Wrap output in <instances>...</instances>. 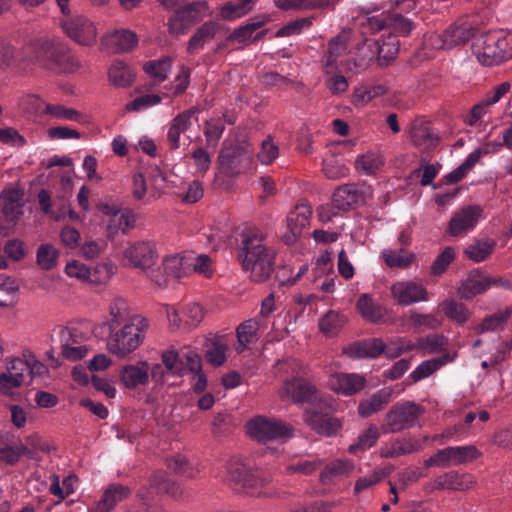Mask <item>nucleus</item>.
I'll use <instances>...</instances> for the list:
<instances>
[{
	"instance_id": "nucleus-11",
	"label": "nucleus",
	"mask_w": 512,
	"mask_h": 512,
	"mask_svg": "<svg viewBox=\"0 0 512 512\" xmlns=\"http://www.w3.org/2000/svg\"><path fill=\"white\" fill-rule=\"evenodd\" d=\"M29 363L27 356L25 358H12L6 363V371H2V395H10L17 399L20 394L14 392L13 389L19 388L21 385L28 383L27 371Z\"/></svg>"
},
{
	"instance_id": "nucleus-56",
	"label": "nucleus",
	"mask_w": 512,
	"mask_h": 512,
	"mask_svg": "<svg viewBox=\"0 0 512 512\" xmlns=\"http://www.w3.org/2000/svg\"><path fill=\"white\" fill-rule=\"evenodd\" d=\"M59 251L51 244H41L37 249L36 261L43 270H51L57 265Z\"/></svg>"
},
{
	"instance_id": "nucleus-37",
	"label": "nucleus",
	"mask_w": 512,
	"mask_h": 512,
	"mask_svg": "<svg viewBox=\"0 0 512 512\" xmlns=\"http://www.w3.org/2000/svg\"><path fill=\"white\" fill-rule=\"evenodd\" d=\"M109 320L104 323L103 328H117L130 321L135 315L130 313L129 305L123 298H115L109 306Z\"/></svg>"
},
{
	"instance_id": "nucleus-24",
	"label": "nucleus",
	"mask_w": 512,
	"mask_h": 512,
	"mask_svg": "<svg viewBox=\"0 0 512 512\" xmlns=\"http://www.w3.org/2000/svg\"><path fill=\"white\" fill-rule=\"evenodd\" d=\"M76 334L70 328L63 327L59 331V341L61 347V354L64 358L76 361L84 358L88 352L85 346L78 345Z\"/></svg>"
},
{
	"instance_id": "nucleus-27",
	"label": "nucleus",
	"mask_w": 512,
	"mask_h": 512,
	"mask_svg": "<svg viewBox=\"0 0 512 512\" xmlns=\"http://www.w3.org/2000/svg\"><path fill=\"white\" fill-rule=\"evenodd\" d=\"M457 357V352H445L441 356L423 361L418 365L415 370L409 375L414 382H418L424 378L429 377L432 373L437 371L442 366L452 363Z\"/></svg>"
},
{
	"instance_id": "nucleus-21",
	"label": "nucleus",
	"mask_w": 512,
	"mask_h": 512,
	"mask_svg": "<svg viewBox=\"0 0 512 512\" xmlns=\"http://www.w3.org/2000/svg\"><path fill=\"white\" fill-rule=\"evenodd\" d=\"M150 366L146 361L128 364L120 370V380L128 389H137L149 382Z\"/></svg>"
},
{
	"instance_id": "nucleus-3",
	"label": "nucleus",
	"mask_w": 512,
	"mask_h": 512,
	"mask_svg": "<svg viewBox=\"0 0 512 512\" xmlns=\"http://www.w3.org/2000/svg\"><path fill=\"white\" fill-rule=\"evenodd\" d=\"M474 53L479 62L486 66L512 58V33L490 31L482 35L474 45Z\"/></svg>"
},
{
	"instance_id": "nucleus-41",
	"label": "nucleus",
	"mask_w": 512,
	"mask_h": 512,
	"mask_svg": "<svg viewBox=\"0 0 512 512\" xmlns=\"http://www.w3.org/2000/svg\"><path fill=\"white\" fill-rule=\"evenodd\" d=\"M354 470V464L349 460L336 459L327 464L320 473V482L330 485L336 478L349 475Z\"/></svg>"
},
{
	"instance_id": "nucleus-8",
	"label": "nucleus",
	"mask_w": 512,
	"mask_h": 512,
	"mask_svg": "<svg viewBox=\"0 0 512 512\" xmlns=\"http://www.w3.org/2000/svg\"><path fill=\"white\" fill-rule=\"evenodd\" d=\"M208 10L206 1H196L184 5L169 18V32L175 35L185 33L194 23L202 20L209 13Z\"/></svg>"
},
{
	"instance_id": "nucleus-7",
	"label": "nucleus",
	"mask_w": 512,
	"mask_h": 512,
	"mask_svg": "<svg viewBox=\"0 0 512 512\" xmlns=\"http://www.w3.org/2000/svg\"><path fill=\"white\" fill-rule=\"evenodd\" d=\"M251 163V156L245 148L239 145L223 147L217 159L218 174L232 179L248 170Z\"/></svg>"
},
{
	"instance_id": "nucleus-14",
	"label": "nucleus",
	"mask_w": 512,
	"mask_h": 512,
	"mask_svg": "<svg viewBox=\"0 0 512 512\" xmlns=\"http://www.w3.org/2000/svg\"><path fill=\"white\" fill-rule=\"evenodd\" d=\"M366 378L358 373L336 372L329 376L328 386L337 394L353 396L365 388Z\"/></svg>"
},
{
	"instance_id": "nucleus-26",
	"label": "nucleus",
	"mask_w": 512,
	"mask_h": 512,
	"mask_svg": "<svg viewBox=\"0 0 512 512\" xmlns=\"http://www.w3.org/2000/svg\"><path fill=\"white\" fill-rule=\"evenodd\" d=\"M339 403L328 393L321 392L318 389L312 395L307 404L311 416H330L338 411Z\"/></svg>"
},
{
	"instance_id": "nucleus-38",
	"label": "nucleus",
	"mask_w": 512,
	"mask_h": 512,
	"mask_svg": "<svg viewBox=\"0 0 512 512\" xmlns=\"http://www.w3.org/2000/svg\"><path fill=\"white\" fill-rule=\"evenodd\" d=\"M22 196L18 190H2V216L7 221L13 222L23 214Z\"/></svg>"
},
{
	"instance_id": "nucleus-5",
	"label": "nucleus",
	"mask_w": 512,
	"mask_h": 512,
	"mask_svg": "<svg viewBox=\"0 0 512 512\" xmlns=\"http://www.w3.org/2000/svg\"><path fill=\"white\" fill-rule=\"evenodd\" d=\"M246 435L259 444L292 436L291 425L276 418H250L244 425Z\"/></svg>"
},
{
	"instance_id": "nucleus-34",
	"label": "nucleus",
	"mask_w": 512,
	"mask_h": 512,
	"mask_svg": "<svg viewBox=\"0 0 512 512\" xmlns=\"http://www.w3.org/2000/svg\"><path fill=\"white\" fill-rule=\"evenodd\" d=\"M259 327L260 323L257 319L246 320L237 327V344L235 346V351L238 354L244 352L250 344L257 341V331L259 330Z\"/></svg>"
},
{
	"instance_id": "nucleus-48",
	"label": "nucleus",
	"mask_w": 512,
	"mask_h": 512,
	"mask_svg": "<svg viewBox=\"0 0 512 512\" xmlns=\"http://www.w3.org/2000/svg\"><path fill=\"white\" fill-rule=\"evenodd\" d=\"M257 0L229 1L220 8V16L224 20L232 21L246 15Z\"/></svg>"
},
{
	"instance_id": "nucleus-57",
	"label": "nucleus",
	"mask_w": 512,
	"mask_h": 512,
	"mask_svg": "<svg viewBox=\"0 0 512 512\" xmlns=\"http://www.w3.org/2000/svg\"><path fill=\"white\" fill-rule=\"evenodd\" d=\"M143 69L145 73L151 76L156 82H163L170 72L171 59L164 57L159 60L149 61L144 64Z\"/></svg>"
},
{
	"instance_id": "nucleus-53",
	"label": "nucleus",
	"mask_w": 512,
	"mask_h": 512,
	"mask_svg": "<svg viewBox=\"0 0 512 512\" xmlns=\"http://www.w3.org/2000/svg\"><path fill=\"white\" fill-rule=\"evenodd\" d=\"M411 138L415 145L433 146L438 141V136L432 131L427 123H416L411 130Z\"/></svg>"
},
{
	"instance_id": "nucleus-35",
	"label": "nucleus",
	"mask_w": 512,
	"mask_h": 512,
	"mask_svg": "<svg viewBox=\"0 0 512 512\" xmlns=\"http://www.w3.org/2000/svg\"><path fill=\"white\" fill-rule=\"evenodd\" d=\"M373 45H376V41L364 37V39L357 43L355 46V53L352 57L353 66L357 70H365L370 64L377 59V52Z\"/></svg>"
},
{
	"instance_id": "nucleus-59",
	"label": "nucleus",
	"mask_w": 512,
	"mask_h": 512,
	"mask_svg": "<svg viewBox=\"0 0 512 512\" xmlns=\"http://www.w3.org/2000/svg\"><path fill=\"white\" fill-rule=\"evenodd\" d=\"M511 316V309L507 308L504 311H498L492 315L485 317L477 330L479 333L496 331L502 329Z\"/></svg>"
},
{
	"instance_id": "nucleus-46",
	"label": "nucleus",
	"mask_w": 512,
	"mask_h": 512,
	"mask_svg": "<svg viewBox=\"0 0 512 512\" xmlns=\"http://www.w3.org/2000/svg\"><path fill=\"white\" fill-rule=\"evenodd\" d=\"M377 52V60L379 65H389L398 55L399 52V41L395 36L389 35L387 39L383 40L382 43L376 41V45H373Z\"/></svg>"
},
{
	"instance_id": "nucleus-9",
	"label": "nucleus",
	"mask_w": 512,
	"mask_h": 512,
	"mask_svg": "<svg viewBox=\"0 0 512 512\" xmlns=\"http://www.w3.org/2000/svg\"><path fill=\"white\" fill-rule=\"evenodd\" d=\"M162 364L172 376H182L188 371L200 369V356L192 349H169L161 354Z\"/></svg>"
},
{
	"instance_id": "nucleus-16",
	"label": "nucleus",
	"mask_w": 512,
	"mask_h": 512,
	"mask_svg": "<svg viewBox=\"0 0 512 512\" xmlns=\"http://www.w3.org/2000/svg\"><path fill=\"white\" fill-rule=\"evenodd\" d=\"M199 109L197 107L189 108L178 114L168 124L167 142L170 150H177L180 147V136L185 133L198 120Z\"/></svg>"
},
{
	"instance_id": "nucleus-43",
	"label": "nucleus",
	"mask_w": 512,
	"mask_h": 512,
	"mask_svg": "<svg viewBox=\"0 0 512 512\" xmlns=\"http://www.w3.org/2000/svg\"><path fill=\"white\" fill-rule=\"evenodd\" d=\"M483 152L480 148L471 152L467 158L456 169L448 173L442 179L446 184H455L461 181L466 175L474 168L476 163L480 160Z\"/></svg>"
},
{
	"instance_id": "nucleus-64",
	"label": "nucleus",
	"mask_w": 512,
	"mask_h": 512,
	"mask_svg": "<svg viewBox=\"0 0 512 512\" xmlns=\"http://www.w3.org/2000/svg\"><path fill=\"white\" fill-rule=\"evenodd\" d=\"M347 46L341 37H335L328 42L323 64L326 68H334L338 58L344 53Z\"/></svg>"
},
{
	"instance_id": "nucleus-52",
	"label": "nucleus",
	"mask_w": 512,
	"mask_h": 512,
	"mask_svg": "<svg viewBox=\"0 0 512 512\" xmlns=\"http://www.w3.org/2000/svg\"><path fill=\"white\" fill-rule=\"evenodd\" d=\"M390 12H382L378 15L366 17L361 22L360 34L366 37L367 33H378L383 30L389 31Z\"/></svg>"
},
{
	"instance_id": "nucleus-63",
	"label": "nucleus",
	"mask_w": 512,
	"mask_h": 512,
	"mask_svg": "<svg viewBox=\"0 0 512 512\" xmlns=\"http://www.w3.org/2000/svg\"><path fill=\"white\" fill-rule=\"evenodd\" d=\"M494 242L488 240H478L470 244L465 249L466 256L474 262L485 260L493 251Z\"/></svg>"
},
{
	"instance_id": "nucleus-23",
	"label": "nucleus",
	"mask_w": 512,
	"mask_h": 512,
	"mask_svg": "<svg viewBox=\"0 0 512 512\" xmlns=\"http://www.w3.org/2000/svg\"><path fill=\"white\" fill-rule=\"evenodd\" d=\"M384 351L385 344L379 338L355 342L343 349V353L350 358H376Z\"/></svg>"
},
{
	"instance_id": "nucleus-33",
	"label": "nucleus",
	"mask_w": 512,
	"mask_h": 512,
	"mask_svg": "<svg viewBox=\"0 0 512 512\" xmlns=\"http://www.w3.org/2000/svg\"><path fill=\"white\" fill-rule=\"evenodd\" d=\"M492 279L480 275L478 272H472L462 282L458 293L461 298L471 299L478 294L485 292L491 286Z\"/></svg>"
},
{
	"instance_id": "nucleus-22",
	"label": "nucleus",
	"mask_w": 512,
	"mask_h": 512,
	"mask_svg": "<svg viewBox=\"0 0 512 512\" xmlns=\"http://www.w3.org/2000/svg\"><path fill=\"white\" fill-rule=\"evenodd\" d=\"M130 495L131 489L128 486L117 483L110 484L91 512H111L118 503L126 500Z\"/></svg>"
},
{
	"instance_id": "nucleus-61",
	"label": "nucleus",
	"mask_w": 512,
	"mask_h": 512,
	"mask_svg": "<svg viewBox=\"0 0 512 512\" xmlns=\"http://www.w3.org/2000/svg\"><path fill=\"white\" fill-rule=\"evenodd\" d=\"M19 300V283L10 276H2V308L14 307Z\"/></svg>"
},
{
	"instance_id": "nucleus-40",
	"label": "nucleus",
	"mask_w": 512,
	"mask_h": 512,
	"mask_svg": "<svg viewBox=\"0 0 512 512\" xmlns=\"http://www.w3.org/2000/svg\"><path fill=\"white\" fill-rule=\"evenodd\" d=\"M165 465L175 475L187 479H194L199 473V470L194 467L190 460L185 455L180 453L166 457Z\"/></svg>"
},
{
	"instance_id": "nucleus-12",
	"label": "nucleus",
	"mask_w": 512,
	"mask_h": 512,
	"mask_svg": "<svg viewBox=\"0 0 512 512\" xmlns=\"http://www.w3.org/2000/svg\"><path fill=\"white\" fill-rule=\"evenodd\" d=\"M368 197H371L369 187L345 184L336 189L332 198L337 210L347 211L354 206L364 204Z\"/></svg>"
},
{
	"instance_id": "nucleus-50",
	"label": "nucleus",
	"mask_w": 512,
	"mask_h": 512,
	"mask_svg": "<svg viewBox=\"0 0 512 512\" xmlns=\"http://www.w3.org/2000/svg\"><path fill=\"white\" fill-rule=\"evenodd\" d=\"M439 309L447 318L457 323H465L469 319V312L464 304L454 299H446L439 304Z\"/></svg>"
},
{
	"instance_id": "nucleus-45",
	"label": "nucleus",
	"mask_w": 512,
	"mask_h": 512,
	"mask_svg": "<svg viewBox=\"0 0 512 512\" xmlns=\"http://www.w3.org/2000/svg\"><path fill=\"white\" fill-rule=\"evenodd\" d=\"M483 152L480 148L471 152L467 158L456 169L448 173L442 179L446 184H455L461 181L466 175L474 168L476 163L480 160Z\"/></svg>"
},
{
	"instance_id": "nucleus-32",
	"label": "nucleus",
	"mask_w": 512,
	"mask_h": 512,
	"mask_svg": "<svg viewBox=\"0 0 512 512\" xmlns=\"http://www.w3.org/2000/svg\"><path fill=\"white\" fill-rule=\"evenodd\" d=\"M32 451L20 439L2 438V463L14 466L22 456L32 458Z\"/></svg>"
},
{
	"instance_id": "nucleus-49",
	"label": "nucleus",
	"mask_w": 512,
	"mask_h": 512,
	"mask_svg": "<svg viewBox=\"0 0 512 512\" xmlns=\"http://www.w3.org/2000/svg\"><path fill=\"white\" fill-rule=\"evenodd\" d=\"M380 434V428L371 424L366 430L359 434L357 441L349 446V453L356 454L359 451L363 452L370 449L377 443Z\"/></svg>"
},
{
	"instance_id": "nucleus-28",
	"label": "nucleus",
	"mask_w": 512,
	"mask_h": 512,
	"mask_svg": "<svg viewBox=\"0 0 512 512\" xmlns=\"http://www.w3.org/2000/svg\"><path fill=\"white\" fill-rule=\"evenodd\" d=\"M220 28V24L214 20L203 23L190 38L187 46L188 52L190 54L197 53L206 43L214 39Z\"/></svg>"
},
{
	"instance_id": "nucleus-58",
	"label": "nucleus",
	"mask_w": 512,
	"mask_h": 512,
	"mask_svg": "<svg viewBox=\"0 0 512 512\" xmlns=\"http://www.w3.org/2000/svg\"><path fill=\"white\" fill-rule=\"evenodd\" d=\"M307 423L318 434L328 437L335 435L341 428L339 418H307Z\"/></svg>"
},
{
	"instance_id": "nucleus-30",
	"label": "nucleus",
	"mask_w": 512,
	"mask_h": 512,
	"mask_svg": "<svg viewBox=\"0 0 512 512\" xmlns=\"http://www.w3.org/2000/svg\"><path fill=\"white\" fill-rule=\"evenodd\" d=\"M393 394L391 388H383L370 397L362 400L358 406L360 416H371L386 407Z\"/></svg>"
},
{
	"instance_id": "nucleus-20",
	"label": "nucleus",
	"mask_w": 512,
	"mask_h": 512,
	"mask_svg": "<svg viewBox=\"0 0 512 512\" xmlns=\"http://www.w3.org/2000/svg\"><path fill=\"white\" fill-rule=\"evenodd\" d=\"M268 21L269 17L265 15L251 18L245 25L236 28L227 37V40L238 44H248L252 41L259 40L265 32H255L263 27Z\"/></svg>"
},
{
	"instance_id": "nucleus-15",
	"label": "nucleus",
	"mask_w": 512,
	"mask_h": 512,
	"mask_svg": "<svg viewBox=\"0 0 512 512\" xmlns=\"http://www.w3.org/2000/svg\"><path fill=\"white\" fill-rule=\"evenodd\" d=\"M479 206H467L453 213L448 226V233L454 237L464 236L473 230L481 217Z\"/></svg>"
},
{
	"instance_id": "nucleus-55",
	"label": "nucleus",
	"mask_w": 512,
	"mask_h": 512,
	"mask_svg": "<svg viewBox=\"0 0 512 512\" xmlns=\"http://www.w3.org/2000/svg\"><path fill=\"white\" fill-rule=\"evenodd\" d=\"M382 165V157L376 152H367L355 160V168L366 175L375 174Z\"/></svg>"
},
{
	"instance_id": "nucleus-44",
	"label": "nucleus",
	"mask_w": 512,
	"mask_h": 512,
	"mask_svg": "<svg viewBox=\"0 0 512 512\" xmlns=\"http://www.w3.org/2000/svg\"><path fill=\"white\" fill-rule=\"evenodd\" d=\"M483 152L480 148L471 152L467 158L456 169L448 173L442 179L446 184H455L461 181L466 175L474 168L476 163L480 160Z\"/></svg>"
},
{
	"instance_id": "nucleus-31",
	"label": "nucleus",
	"mask_w": 512,
	"mask_h": 512,
	"mask_svg": "<svg viewBox=\"0 0 512 512\" xmlns=\"http://www.w3.org/2000/svg\"><path fill=\"white\" fill-rule=\"evenodd\" d=\"M478 450L475 446L447 447L437 452L440 459V467H448L450 462L464 463L468 458H477Z\"/></svg>"
},
{
	"instance_id": "nucleus-6",
	"label": "nucleus",
	"mask_w": 512,
	"mask_h": 512,
	"mask_svg": "<svg viewBox=\"0 0 512 512\" xmlns=\"http://www.w3.org/2000/svg\"><path fill=\"white\" fill-rule=\"evenodd\" d=\"M226 472L229 484L235 488L254 489L269 482L259 469H254L239 457H232L227 462Z\"/></svg>"
},
{
	"instance_id": "nucleus-1",
	"label": "nucleus",
	"mask_w": 512,
	"mask_h": 512,
	"mask_svg": "<svg viewBox=\"0 0 512 512\" xmlns=\"http://www.w3.org/2000/svg\"><path fill=\"white\" fill-rule=\"evenodd\" d=\"M237 241L242 269L253 282L267 281L274 271L276 253L266 244L265 234L257 227H245Z\"/></svg>"
},
{
	"instance_id": "nucleus-62",
	"label": "nucleus",
	"mask_w": 512,
	"mask_h": 512,
	"mask_svg": "<svg viewBox=\"0 0 512 512\" xmlns=\"http://www.w3.org/2000/svg\"><path fill=\"white\" fill-rule=\"evenodd\" d=\"M409 321L415 329H438L442 326V320L433 314H422L416 310L409 312Z\"/></svg>"
},
{
	"instance_id": "nucleus-19",
	"label": "nucleus",
	"mask_w": 512,
	"mask_h": 512,
	"mask_svg": "<svg viewBox=\"0 0 512 512\" xmlns=\"http://www.w3.org/2000/svg\"><path fill=\"white\" fill-rule=\"evenodd\" d=\"M137 43V35L128 29H115L102 37V45L112 53L129 52Z\"/></svg>"
},
{
	"instance_id": "nucleus-10",
	"label": "nucleus",
	"mask_w": 512,
	"mask_h": 512,
	"mask_svg": "<svg viewBox=\"0 0 512 512\" xmlns=\"http://www.w3.org/2000/svg\"><path fill=\"white\" fill-rule=\"evenodd\" d=\"M64 33L80 45L90 46L97 38L95 24L83 15L67 17L60 22Z\"/></svg>"
},
{
	"instance_id": "nucleus-13",
	"label": "nucleus",
	"mask_w": 512,
	"mask_h": 512,
	"mask_svg": "<svg viewBox=\"0 0 512 512\" xmlns=\"http://www.w3.org/2000/svg\"><path fill=\"white\" fill-rule=\"evenodd\" d=\"M316 386L302 377H292L283 382L279 389V397L297 404H308L315 393Z\"/></svg>"
},
{
	"instance_id": "nucleus-29",
	"label": "nucleus",
	"mask_w": 512,
	"mask_h": 512,
	"mask_svg": "<svg viewBox=\"0 0 512 512\" xmlns=\"http://www.w3.org/2000/svg\"><path fill=\"white\" fill-rule=\"evenodd\" d=\"M106 214H111L109 224L107 226L108 236H115L119 232L126 233L133 228L136 223V215L132 210L125 209L123 211H115L107 207Z\"/></svg>"
},
{
	"instance_id": "nucleus-25",
	"label": "nucleus",
	"mask_w": 512,
	"mask_h": 512,
	"mask_svg": "<svg viewBox=\"0 0 512 512\" xmlns=\"http://www.w3.org/2000/svg\"><path fill=\"white\" fill-rule=\"evenodd\" d=\"M356 308L363 319L371 323L384 322L387 309L374 301L368 294H362L357 300Z\"/></svg>"
},
{
	"instance_id": "nucleus-39",
	"label": "nucleus",
	"mask_w": 512,
	"mask_h": 512,
	"mask_svg": "<svg viewBox=\"0 0 512 512\" xmlns=\"http://www.w3.org/2000/svg\"><path fill=\"white\" fill-rule=\"evenodd\" d=\"M473 35L474 31L467 26L451 25L445 30L442 37H437V39L441 42V46L451 49L455 46L465 44L473 37Z\"/></svg>"
},
{
	"instance_id": "nucleus-54",
	"label": "nucleus",
	"mask_w": 512,
	"mask_h": 512,
	"mask_svg": "<svg viewBox=\"0 0 512 512\" xmlns=\"http://www.w3.org/2000/svg\"><path fill=\"white\" fill-rule=\"evenodd\" d=\"M227 351L228 345L224 342L222 337H218L208 346L205 353L206 360L211 365L219 367L225 363Z\"/></svg>"
},
{
	"instance_id": "nucleus-47",
	"label": "nucleus",
	"mask_w": 512,
	"mask_h": 512,
	"mask_svg": "<svg viewBox=\"0 0 512 512\" xmlns=\"http://www.w3.org/2000/svg\"><path fill=\"white\" fill-rule=\"evenodd\" d=\"M109 80L117 87H128L132 84L134 74L131 68L123 61L116 60L109 68Z\"/></svg>"
},
{
	"instance_id": "nucleus-17",
	"label": "nucleus",
	"mask_w": 512,
	"mask_h": 512,
	"mask_svg": "<svg viewBox=\"0 0 512 512\" xmlns=\"http://www.w3.org/2000/svg\"><path fill=\"white\" fill-rule=\"evenodd\" d=\"M125 258L136 268H149L157 258L156 245L151 241H138L124 251Z\"/></svg>"
},
{
	"instance_id": "nucleus-18",
	"label": "nucleus",
	"mask_w": 512,
	"mask_h": 512,
	"mask_svg": "<svg viewBox=\"0 0 512 512\" xmlns=\"http://www.w3.org/2000/svg\"><path fill=\"white\" fill-rule=\"evenodd\" d=\"M391 294L397 303L403 306L428 300L426 288L413 281L394 283L391 287Z\"/></svg>"
},
{
	"instance_id": "nucleus-51",
	"label": "nucleus",
	"mask_w": 512,
	"mask_h": 512,
	"mask_svg": "<svg viewBox=\"0 0 512 512\" xmlns=\"http://www.w3.org/2000/svg\"><path fill=\"white\" fill-rule=\"evenodd\" d=\"M346 323V317L334 310L328 311L320 320L319 328L327 336L336 335Z\"/></svg>"
},
{
	"instance_id": "nucleus-2",
	"label": "nucleus",
	"mask_w": 512,
	"mask_h": 512,
	"mask_svg": "<svg viewBox=\"0 0 512 512\" xmlns=\"http://www.w3.org/2000/svg\"><path fill=\"white\" fill-rule=\"evenodd\" d=\"M147 329V319L137 314L124 325L106 329L109 332L108 350L119 357H125L140 346Z\"/></svg>"
},
{
	"instance_id": "nucleus-60",
	"label": "nucleus",
	"mask_w": 512,
	"mask_h": 512,
	"mask_svg": "<svg viewBox=\"0 0 512 512\" xmlns=\"http://www.w3.org/2000/svg\"><path fill=\"white\" fill-rule=\"evenodd\" d=\"M314 20H315L314 16L301 17V18L292 20V21L286 23L285 25H283L276 32V36L289 37V36H293V35H299L304 30L311 28Z\"/></svg>"
},
{
	"instance_id": "nucleus-4",
	"label": "nucleus",
	"mask_w": 512,
	"mask_h": 512,
	"mask_svg": "<svg viewBox=\"0 0 512 512\" xmlns=\"http://www.w3.org/2000/svg\"><path fill=\"white\" fill-rule=\"evenodd\" d=\"M28 49L32 54V61L50 70L66 72L72 60L67 46L51 39H38Z\"/></svg>"
},
{
	"instance_id": "nucleus-36",
	"label": "nucleus",
	"mask_w": 512,
	"mask_h": 512,
	"mask_svg": "<svg viewBox=\"0 0 512 512\" xmlns=\"http://www.w3.org/2000/svg\"><path fill=\"white\" fill-rule=\"evenodd\" d=\"M312 209L307 204L297 205L287 216V226L293 237L301 235L302 230L309 225Z\"/></svg>"
},
{
	"instance_id": "nucleus-42",
	"label": "nucleus",
	"mask_w": 512,
	"mask_h": 512,
	"mask_svg": "<svg viewBox=\"0 0 512 512\" xmlns=\"http://www.w3.org/2000/svg\"><path fill=\"white\" fill-rule=\"evenodd\" d=\"M166 275L181 278L191 271L192 258L182 255H171L166 257L162 263Z\"/></svg>"
}]
</instances>
